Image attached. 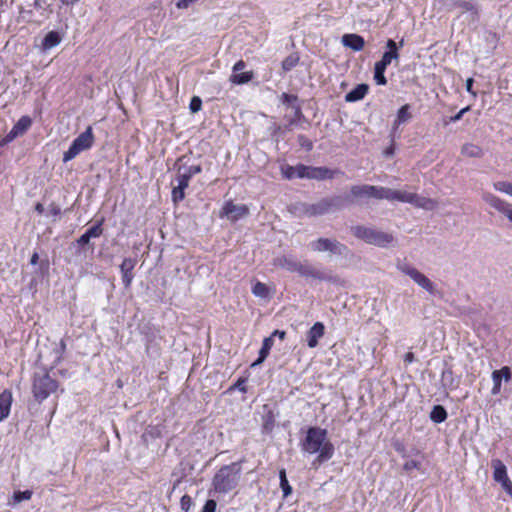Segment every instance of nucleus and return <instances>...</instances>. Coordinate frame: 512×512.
I'll list each match as a JSON object with an SVG mask.
<instances>
[{"mask_svg":"<svg viewBox=\"0 0 512 512\" xmlns=\"http://www.w3.org/2000/svg\"><path fill=\"white\" fill-rule=\"evenodd\" d=\"M303 453L313 455L317 454L312 462L314 467L329 461L335 453L333 443L327 438V430L320 427H309L306 436L301 442Z\"/></svg>","mask_w":512,"mask_h":512,"instance_id":"obj_1","label":"nucleus"},{"mask_svg":"<svg viewBox=\"0 0 512 512\" xmlns=\"http://www.w3.org/2000/svg\"><path fill=\"white\" fill-rule=\"evenodd\" d=\"M241 475L239 462H233L221 467L212 479V486L216 493L226 494L238 485Z\"/></svg>","mask_w":512,"mask_h":512,"instance_id":"obj_2","label":"nucleus"},{"mask_svg":"<svg viewBox=\"0 0 512 512\" xmlns=\"http://www.w3.org/2000/svg\"><path fill=\"white\" fill-rule=\"evenodd\" d=\"M351 231L356 238L364 241L369 245H374L381 248L390 246L394 241L392 234L364 225L353 226L351 227Z\"/></svg>","mask_w":512,"mask_h":512,"instance_id":"obj_3","label":"nucleus"},{"mask_svg":"<svg viewBox=\"0 0 512 512\" xmlns=\"http://www.w3.org/2000/svg\"><path fill=\"white\" fill-rule=\"evenodd\" d=\"M202 172L201 165L182 164L177 168V185L173 187L171 198L174 203H179L185 198V190L189 186L191 178Z\"/></svg>","mask_w":512,"mask_h":512,"instance_id":"obj_4","label":"nucleus"},{"mask_svg":"<svg viewBox=\"0 0 512 512\" xmlns=\"http://www.w3.org/2000/svg\"><path fill=\"white\" fill-rule=\"evenodd\" d=\"M58 389V383L49 373L42 371L36 372L33 377L32 392L38 402L47 399Z\"/></svg>","mask_w":512,"mask_h":512,"instance_id":"obj_5","label":"nucleus"},{"mask_svg":"<svg viewBox=\"0 0 512 512\" xmlns=\"http://www.w3.org/2000/svg\"><path fill=\"white\" fill-rule=\"evenodd\" d=\"M94 143V134L91 126L79 134L71 143L68 150L63 154V162L67 163L74 159L81 152L88 150Z\"/></svg>","mask_w":512,"mask_h":512,"instance_id":"obj_6","label":"nucleus"},{"mask_svg":"<svg viewBox=\"0 0 512 512\" xmlns=\"http://www.w3.org/2000/svg\"><path fill=\"white\" fill-rule=\"evenodd\" d=\"M397 269L405 275L409 276L417 285L427 291L430 295L434 296L438 293L434 283L427 276H425L423 273L408 263L399 262L397 264Z\"/></svg>","mask_w":512,"mask_h":512,"instance_id":"obj_7","label":"nucleus"},{"mask_svg":"<svg viewBox=\"0 0 512 512\" xmlns=\"http://www.w3.org/2000/svg\"><path fill=\"white\" fill-rule=\"evenodd\" d=\"M310 248L315 252H329L338 256H346L349 251L346 245L329 238H318L310 242Z\"/></svg>","mask_w":512,"mask_h":512,"instance_id":"obj_8","label":"nucleus"},{"mask_svg":"<svg viewBox=\"0 0 512 512\" xmlns=\"http://www.w3.org/2000/svg\"><path fill=\"white\" fill-rule=\"evenodd\" d=\"M342 200L339 196L325 197L316 203H310V217L322 216L340 209Z\"/></svg>","mask_w":512,"mask_h":512,"instance_id":"obj_9","label":"nucleus"},{"mask_svg":"<svg viewBox=\"0 0 512 512\" xmlns=\"http://www.w3.org/2000/svg\"><path fill=\"white\" fill-rule=\"evenodd\" d=\"M351 194L356 198H374L386 200L387 187L374 185H354L351 187Z\"/></svg>","mask_w":512,"mask_h":512,"instance_id":"obj_10","label":"nucleus"},{"mask_svg":"<svg viewBox=\"0 0 512 512\" xmlns=\"http://www.w3.org/2000/svg\"><path fill=\"white\" fill-rule=\"evenodd\" d=\"M404 46V39H401L399 43H396L393 39H388L385 44V52L383 53L381 59L376 62V64L387 67L393 62H398L400 59L399 50Z\"/></svg>","mask_w":512,"mask_h":512,"instance_id":"obj_11","label":"nucleus"},{"mask_svg":"<svg viewBox=\"0 0 512 512\" xmlns=\"http://www.w3.org/2000/svg\"><path fill=\"white\" fill-rule=\"evenodd\" d=\"M481 197L485 203L507 217L512 222V204L490 192H482Z\"/></svg>","mask_w":512,"mask_h":512,"instance_id":"obj_12","label":"nucleus"},{"mask_svg":"<svg viewBox=\"0 0 512 512\" xmlns=\"http://www.w3.org/2000/svg\"><path fill=\"white\" fill-rule=\"evenodd\" d=\"M296 272L304 278H313L320 281L337 283V278L335 276L326 274L324 271L315 268L309 263L299 262Z\"/></svg>","mask_w":512,"mask_h":512,"instance_id":"obj_13","label":"nucleus"},{"mask_svg":"<svg viewBox=\"0 0 512 512\" xmlns=\"http://www.w3.org/2000/svg\"><path fill=\"white\" fill-rule=\"evenodd\" d=\"M249 214V209L246 205H236L232 201L225 202L221 217H227L230 221L236 222L239 219L246 217Z\"/></svg>","mask_w":512,"mask_h":512,"instance_id":"obj_14","label":"nucleus"},{"mask_svg":"<svg viewBox=\"0 0 512 512\" xmlns=\"http://www.w3.org/2000/svg\"><path fill=\"white\" fill-rule=\"evenodd\" d=\"M493 387L491 389L492 395H498L501 392L502 380L509 382L512 378L511 369L508 366H503L498 370H494L491 375Z\"/></svg>","mask_w":512,"mask_h":512,"instance_id":"obj_15","label":"nucleus"},{"mask_svg":"<svg viewBox=\"0 0 512 512\" xmlns=\"http://www.w3.org/2000/svg\"><path fill=\"white\" fill-rule=\"evenodd\" d=\"M336 173H338L337 170H331L327 167L307 166V179H314V180L332 179Z\"/></svg>","mask_w":512,"mask_h":512,"instance_id":"obj_16","label":"nucleus"},{"mask_svg":"<svg viewBox=\"0 0 512 512\" xmlns=\"http://www.w3.org/2000/svg\"><path fill=\"white\" fill-rule=\"evenodd\" d=\"M136 265V260L133 258H124L120 265V270L122 274V283L128 288L130 287L133 280V269Z\"/></svg>","mask_w":512,"mask_h":512,"instance_id":"obj_17","label":"nucleus"},{"mask_svg":"<svg viewBox=\"0 0 512 512\" xmlns=\"http://www.w3.org/2000/svg\"><path fill=\"white\" fill-rule=\"evenodd\" d=\"M342 44L350 48L351 50L358 52L361 51L365 46L364 38L355 33H347L342 36Z\"/></svg>","mask_w":512,"mask_h":512,"instance_id":"obj_18","label":"nucleus"},{"mask_svg":"<svg viewBox=\"0 0 512 512\" xmlns=\"http://www.w3.org/2000/svg\"><path fill=\"white\" fill-rule=\"evenodd\" d=\"M103 222H104V218H102L95 225H93L92 227L87 229L85 231V233L82 234L77 239V243L79 245L83 246V245L88 244L91 238H98V237H100L102 235V233H103V228H102Z\"/></svg>","mask_w":512,"mask_h":512,"instance_id":"obj_19","label":"nucleus"},{"mask_svg":"<svg viewBox=\"0 0 512 512\" xmlns=\"http://www.w3.org/2000/svg\"><path fill=\"white\" fill-rule=\"evenodd\" d=\"M325 326L322 322H316L307 332V345L314 348L318 345V341L323 337Z\"/></svg>","mask_w":512,"mask_h":512,"instance_id":"obj_20","label":"nucleus"},{"mask_svg":"<svg viewBox=\"0 0 512 512\" xmlns=\"http://www.w3.org/2000/svg\"><path fill=\"white\" fill-rule=\"evenodd\" d=\"M32 124V120L29 116H22L17 123L12 127L7 137L12 140L20 134L26 132Z\"/></svg>","mask_w":512,"mask_h":512,"instance_id":"obj_21","label":"nucleus"},{"mask_svg":"<svg viewBox=\"0 0 512 512\" xmlns=\"http://www.w3.org/2000/svg\"><path fill=\"white\" fill-rule=\"evenodd\" d=\"M369 86L367 84H358L345 95V101L349 103L362 100L368 93Z\"/></svg>","mask_w":512,"mask_h":512,"instance_id":"obj_22","label":"nucleus"},{"mask_svg":"<svg viewBox=\"0 0 512 512\" xmlns=\"http://www.w3.org/2000/svg\"><path fill=\"white\" fill-rule=\"evenodd\" d=\"M273 264L276 267L285 269L289 272H296L298 265H299V261L294 259L292 256L284 255V256H279V257L275 258Z\"/></svg>","mask_w":512,"mask_h":512,"instance_id":"obj_23","label":"nucleus"},{"mask_svg":"<svg viewBox=\"0 0 512 512\" xmlns=\"http://www.w3.org/2000/svg\"><path fill=\"white\" fill-rule=\"evenodd\" d=\"M452 5L462 9L463 12H469L472 20L478 19V7L474 0H453Z\"/></svg>","mask_w":512,"mask_h":512,"instance_id":"obj_24","label":"nucleus"},{"mask_svg":"<svg viewBox=\"0 0 512 512\" xmlns=\"http://www.w3.org/2000/svg\"><path fill=\"white\" fill-rule=\"evenodd\" d=\"M441 385L446 390H454L458 387L459 381L454 376L451 368H445L441 373Z\"/></svg>","mask_w":512,"mask_h":512,"instance_id":"obj_25","label":"nucleus"},{"mask_svg":"<svg viewBox=\"0 0 512 512\" xmlns=\"http://www.w3.org/2000/svg\"><path fill=\"white\" fill-rule=\"evenodd\" d=\"M12 404V394L8 390L0 393V422L9 416Z\"/></svg>","mask_w":512,"mask_h":512,"instance_id":"obj_26","label":"nucleus"},{"mask_svg":"<svg viewBox=\"0 0 512 512\" xmlns=\"http://www.w3.org/2000/svg\"><path fill=\"white\" fill-rule=\"evenodd\" d=\"M491 466L493 468V479L501 483L508 477L506 465L500 459H492Z\"/></svg>","mask_w":512,"mask_h":512,"instance_id":"obj_27","label":"nucleus"},{"mask_svg":"<svg viewBox=\"0 0 512 512\" xmlns=\"http://www.w3.org/2000/svg\"><path fill=\"white\" fill-rule=\"evenodd\" d=\"M411 192L403 191V190H394L387 187V197L386 200L388 201H398L401 203H409L412 201Z\"/></svg>","mask_w":512,"mask_h":512,"instance_id":"obj_28","label":"nucleus"},{"mask_svg":"<svg viewBox=\"0 0 512 512\" xmlns=\"http://www.w3.org/2000/svg\"><path fill=\"white\" fill-rule=\"evenodd\" d=\"M411 106L409 104H405L401 106L396 114V118L393 121L392 129L395 131L401 124L406 123L412 118V114L410 113Z\"/></svg>","mask_w":512,"mask_h":512,"instance_id":"obj_29","label":"nucleus"},{"mask_svg":"<svg viewBox=\"0 0 512 512\" xmlns=\"http://www.w3.org/2000/svg\"><path fill=\"white\" fill-rule=\"evenodd\" d=\"M61 42V37L58 32L56 31H50L46 34L44 39L42 40V49L43 50H50L57 45H59Z\"/></svg>","mask_w":512,"mask_h":512,"instance_id":"obj_30","label":"nucleus"},{"mask_svg":"<svg viewBox=\"0 0 512 512\" xmlns=\"http://www.w3.org/2000/svg\"><path fill=\"white\" fill-rule=\"evenodd\" d=\"M412 197L413 198L411 199L412 201H410V204L415 207L423 208L426 210H431L435 207L434 201L430 198L419 196L416 193H413Z\"/></svg>","mask_w":512,"mask_h":512,"instance_id":"obj_31","label":"nucleus"},{"mask_svg":"<svg viewBox=\"0 0 512 512\" xmlns=\"http://www.w3.org/2000/svg\"><path fill=\"white\" fill-rule=\"evenodd\" d=\"M462 155L471 158H480L483 156V150L480 146L473 143H466L461 148Z\"/></svg>","mask_w":512,"mask_h":512,"instance_id":"obj_32","label":"nucleus"},{"mask_svg":"<svg viewBox=\"0 0 512 512\" xmlns=\"http://www.w3.org/2000/svg\"><path fill=\"white\" fill-rule=\"evenodd\" d=\"M290 211L297 217H310V203L297 202L291 205Z\"/></svg>","mask_w":512,"mask_h":512,"instance_id":"obj_33","label":"nucleus"},{"mask_svg":"<svg viewBox=\"0 0 512 512\" xmlns=\"http://www.w3.org/2000/svg\"><path fill=\"white\" fill-rule=\"evenodd\" d=\"M254 77L252 71L232 73L230 76V82L236 85H243L250 82Z\"/></svg>","mask_w":512,"mask_h":512,"instance_id":"obj_34","label":"nucleus"},{"mask_svg":"<svg viewBox=\"0 0 512 512\" xmlns=\"http://www.w3.org/2000/svg\"><path fill=\"white\" fill-rule=\"evenodd\" d=\"M447 416V411L442 405H435L430 412V419L437 424L444 422Z\"/></svg>","mask_w":512,"mask_h":512,"instance_id":"obj_35","label":"nucleus"},{"mask_svg":"<svg viewBox=\"0 0 512 512\" xmlns=\"http://www.w3.org/2000/svg\"><path fill=\"white\" fill-rule=\"evenodd\" d=\"M279 479H280V488L283 492V497L286 498L292 493V487L288 482L285 469H280Z\"/></svg>","mask_w":512,"mask_h":512,"instance_id":"obj_36","label":"nucleus"},{"mask_svg":"<svg viewBox=\"0 0 512 512\" xmlns=\"http://www.w3.org/2000/svg\"><path fill=\"white\" fill-rule=\"evenodd\" d=\"M66 350V343L63 339L60 340V342L56 345V347L53 350V361L52 364L56 366L60 363V361L63 358L64 352Z\"/></svg>","mask_w":512,"mask_h":512,"instance_id":"obj_37","label":"nucleus"},{"mask_svg":"<svg viewBox=\"0 0 512 512\" xmlns=\"http://www.w3.org/2000/svg\"><path fill=\"white\" fill-rule=\"evenodd\" d=\"M299 56L296 53L288 55L283 61H282V69L285 72H288L295 68L299 63Z\"/></svg>","mask_w":512,"mask_h":512,"instance_id":"obj_38","label":"nucleus"},{"mask_svg":"<svg viewBox=\"0 0 512 512\" xmlns=\"http://www.w3.org/2000/svg\"><path fill=\"white\" fill-rule=\"evenodd\" d=\"M386 68L375 63L374 65V80L377 85H386L387 79L385 77Z\"/></svg>","mask_w":512,"mask_h":512,"instance_id":"obj_39","label":"nucleus"},{"mask_svg":"<svg viewBox=\"0 0 512 512\" xmlns=\"http://www.w3.org/2000/svg\"><path fill=\"white\" fill-rule=\"evenodd\" d=\"M252 293L256 296V297H260V298H266L268 297V294H269V290H268V287L262 283V282H257L254 284V286L252 287Z\"/></svg>","mask_w":512,"mask_h":512,"instance_id":"obj_40","label":"nucleus"},{"mask_svg":"<svg viewBox=\"0 0 512 512\" xmlns=\"http://www.w3.org/2000/svg\"><path fill=\"white\" fill-rule=\"evenodd\" d=\"M496 191L505 193L512 197V183L507 181H498L493 184Z\"/></svg>","mask_w":512,"mask_h":512,"instance_id":"obj_41","label":"nucleus"},{"mask_svg":"<svg viewBox=\"0 0 512 512\" xmlns=\"http://www.w3.org/2000/svg\"><path fill=\"white\" fill-rule=\"evenodd\" d=\"M274 422H275V419H274L272 412H268L263 417L262 430L266 433L271 432L274 428Z\"/></svg>","mask_w":512,"mask_h":512,"instance_id":"obj_42","label":"nucleus"},{"mask_svg":"<svg viewBox=\"0 0 512 512\" xmlns=\"http://www.w3.org/2000/svg\"><path fill=\"white\" fill-rule=\"evenodd\" d=\"M273 345H274V340L272 339V337L264 338V340L262 342V347L259 351V354L262 357L267 358Z\"/></svg>","mask_w":512,"mask_h":512,"instance_id":"obj_43","label":"nucleus"},{"mask_svg":"<svg viewBox=\"0 0 512 512\" xmlns=\"http://www.w3.org/2000/svg\"><path fill=\"white\" fill-rule=\"evenodd\" d=\"M32 497V491L25 490V491H16L14 492L13 498L14 501L19 503L25 500H30Z\"/></svg>","mask_w":512,"mask_h":512,"instance_id":"obj_44","label":"nucleus"},{"mask_svg":"<svg viewBox=\"0 0 512 512\" xmlns=\"http://www.w3.org/2000/svg\"><path fill=\"white\" fill-rule=\"evenodd\" d=\"M180 506L183 512H188L193 506V500L189 495H183L180 500Z\"/></svg>","mask_w":512,"mask_h":512,"instance_id":"obj_45","label":"nucleus"},{"mask_svg":"<svg viewBox=\"0 0 512 512\" xmlns=\"http://www.w3.org/2000/svg\"><path fill=\"white\" fill-rule=\"evenodd\" d=\"M201 107H202V100H201V98L198 97V96L192 97V99L190 101V104H189L190 111L192 113H196V112L201 110Z\"/></svg>","mask_w":512,"mask_h":512,"instance_id":"obj_46","label":"nucleus"},{"mask_svg":"<svg viewBox=\"0 0 512 512\" xmlns=\"http://www.w3.org/2000/svg\"><path fill=\"white\" fill-rule=\"evenodd\" d=\"M295 177L307 179V165L298 164L295 166Z\"/></svg>","mask_w":512,"mask_h":512,"instance_id":"obj_47","label":"nucleus"},{"mask_svg":"<svg viewBox=\"0 0 512 512\" xmlns=\"http://www.w3.org/2000/svg\"><path fill=\"white\" fill-rule=\"evenodd\" d=\"M282 174L288 180L295 178V166L286 165L282 167Z\"/></svg>","mask_w":512,"mask_h":512,"instance_id":"obj_48","label":"nucleus"},{"mask_svg":"<svg viewBox=\"0 0 512 512\" xmlns=\"http://www.w3.org/2000/svg\"><path fill=\"white\" fill-rule=\"evenodd\" d=\"M421 466V462L420 461H417V460H407L404 465H403V469L405 471H411L413 469H419Z\"/></svg>","mask_w":512,"mask_h":512,"instance_id":"obj_49","label":"nucleus"},{"mask_svg":"<svg viewBox=\"0 0 512 512\" xmlns=\"http://www.w3.org/2000/svg\"><path fill=\"white\" fill-rule=\"evenodd\" d=\"M231 389H237V390H239L242 393H246L247 392L246 379L245 378H239L234 383V385L231 387Z\"/></svg>","mask_w":512,"mask_h":512,"instance_id":"obj_50","label":"nucleus"},{"mask_svg":"<svg viewBox=\"0 0 512 512\" xmlns=\"http://www.w3.org/2000/svg\"><path fill=\"white\" fill-rule=\"evenodd\" d=\"M217 503L213 499H209L205 502L201 512H215Z\"/></svg>","mask_w":512,"mask_h":512,"instance_id":"obj_51","label":"nucleus"},{"mask_svg":"<svg viewBox=\"0 0 512 512\" xmlns=\"http://www.w3.org/2000/svg\"><path fill=\"white\" fill-rule=\"evenodd\" d=\"M48 211H49V215L54 217V219L61 215V208L54 203L49 205Z\"/></svg>","mask_w":512,"mask_h":512,"instance_id":"obj_52","label":"nucleus"},{"mask_svg":"<svg viewBox=\"0 0 512 512\" xmlns=\"http://www.w3.org/2000/svg\"><path fill=\"white\" fill-rule=\"evenodd\" d=\"M469 110H470V107H469V106L462 108V109H461L457 114H455L454 116H452V117L450 118V122L455 123V122L460 121V120L462 119L463 115H464L466 112H468Z\"/></svg>","mask_w":512,"mask_h":512,"instance_id":"obj_53","label":"nucleus"},{"mask_svg":"<svg viewBox=\"0 0 512 512\" xmlns=\"http://www.w3.org/2000/svg\"><path fill=\"white\" fill-rule=\"evenodd\" d=\"M197 1L198 0H178L176 2V7L178 9H187L191 4Z\"/></svg>","mask_w":512,"mask_h":512,"instance_id":"obj_54","label":"nucleus"},{"mask_svg":"<svg viewBox=\"0 0 512 512\" xmlns=\"http://www.w3.org/2000/svg\"><path fill=\"white\" fill-rule=\"evenodd\" d=\"M502 488L507 492L509 495L512 496V482L509 478H507L505 481H502L501 483Z\"/></svg>","mask_w":512,"mask_h":512,"instance_id":"obj_55","label":"nucleus"},{"mask_svg":"<svg viewBox=\"0 0 512 512\" xmlns=\"http://www.w3.org/2000/svg\"><path fill=\"white\" fill-rule=\"evenodd\" d=\"M245 67H246V63L243 60H239L234 64V66L232 68L233 73L241 72L243 69H245Z\"/></svg>","mask_w":512,"mask_h":512,"instance_id":"obj_56","label":"nucleus"},{"mask_svg":"<svg viewBox=\"0 0 512 512\" xmlns=\"http://www.w3.org/2000/svg\"><path fill=\"white\" fill-rule=\"evenodd\" d=\"M473 83H474V80L473 78H468L466 80V91L470 94H472L474 97L476 96V92L473 90Z\"/></svg>","mask_w":512,"mask_h":512,"instance_id":"obj_57","label":"nucleus"},{"mask_svg":"<svg viewBox=\"0 0 512 512\" xmlns=\"http://www.w3.org/2000/svg\"><path fill=\"white\" fill-rule=\"evenodd\" d=\"M299 142H300V144H301L303 147H305L307 150H311V149H312V147H313L312 143H311L310 141H308V140L305 138V136H303V135H300V136H299Z\"/></svg>","mask_w":512,"mask_h":512,"instance_id":"obj_58","label":"nucleus"},{"mask_svg":"<svg viewBox=\"0 0 512 512\" xmlns=\"http://www.w3.org/2000/svg\"><path fill=\"white\" fill-rule=\"evenodd\" d=\"M276 336L279 339L283 340L286 336V332L283 330H274L273 333L269 337H272V339L274 340V337H276Z\"/></svg>","mask_w":512,"mask_h":512,"instance_id":"obj_59","label":"nucleus"},{"mask_svg":"<svg viewBox=\"0 0 512 512\" xmlns=\"http://www.w3.org/2000/svg\"><path fill=\"white\" fill-rule=\"evenodd\" d=\"M414 361H415V356H414V354H413L412 352H408V353H406V354H405V356H404V362H405L406 364H411V363H413Z\"/></svg>","mask_w":512,"mask_h":512,"instance_id":"obj_60","label":"nucleus"},{"mask_svg":"<svg viewBox=\"0 0 512 512\" xmlns=\"http://www.w3.org/2000/svg\"><path fill=\"white\" fill-rule=\"evenodd\" d=\"M266 360L265 357H262L260 354L258 355V358L251 364V367L254 368L256 366H259Z\"/></svg>","mask_w":512,"mask_h":512,"instance_id":"obj_61","label":"nucleus"},{"mask_svg":"<svg viewBox=\"0 0 512 512\" xmlns=\"http://www.w3.org/2000/svg\"><path fill=\"white\" fill-rule=\"evenodd\" d=\"M38 260H39V255L37 252H34L31 256V259H30V264L31 265H36L38 263Z\"/></svg>","mask_w":512,"mask_h":512,"instance_id":"obj_62","label":"nucleus"},{"mask_svg":"<svg viewBox=\"0 0 512 512\" xmlns=\"http://www.w3.org/2000/svg\"><path fill=\"white\" fill-rule=\"evenodd\" d=\"M35 211L39 214H42L44 212V206L42 203H36L35 205Z\"/></svg>","mask_w":512,"mask_h":512,"instance_id":"obj_63","label":"nucleus"},{"mask_svg":"<svg viewBox=\"0 0 512 512\" xmlns=\"http://www.w3.org/2000/svg\"><path fill=\"white\" fill-rule=\"evenodd\" d=\"M45 0H35L33 6L35 9H41Z\"/></svg>","mask_w":512,"mask_h":512,"instance_id":"obj_64","label":"nucleus"}]
</instances>
